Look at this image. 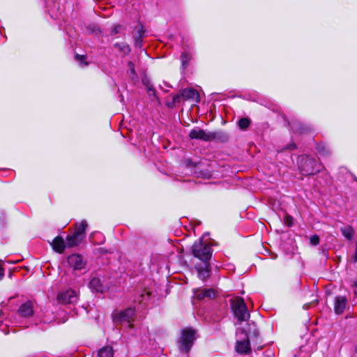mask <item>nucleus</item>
<instances>
[{
	"label": "nucleus",
	"mask_w": 357,
	"mask_h": 357,
	"mask_svg": "<svg viewBox=\"0 0 357 357\" xmlns=\"http://www.w3.org/2000/svg\"><path fill=\"white\" fill-rule=\"evenodd\" d=\"M206 237V234H204L198 241L193 244L192 249L194 257L203 262L208 261L213 252L211 244L207 239H205Z\"/></svg>",
	"instance_id": "obj_1"
},
{
	"label": "nucleus",
	"mask_w": 357,
	"mask_h": 357,
	"mask_svg": "<svg viewBox=\"0 0 357 357\" xmlns=\"http://www.w3.org/2000/svg\"><path fill=\"white\" fill-rule=\"evenodd\" d=\"M298 167L302 174L308 176L319 172L323 166L317 162L314 158L307 155H302L299 158Z\"/></svg>",
	"instance_id": "obj_2"
},
{
	"label": "nucleus",
	"mask_w": 357,
	"mask_h": 357,
	"mask_svg": "<svg viewBox=\"0 0 357 357\" xmlns=\"http://www.w3.org/2000/svg\"><path fill=\"white\" fill-rule=\"evenodd\" d=\"M230 303L234 315L239 323L250 319V313L243 298H233L230 300Z\"/></svg>",
	"instance_id": "obj_3"
},
{
	"label": "nucleus",
	"mask_w": 357,
	"mask_h": 357,
	"mask_svg": "<svg viewBox=\"0 0 357 357\" xmlns=\"http://www.w3.org/2000/svg\"><path fill=\"white\" fill-rule=\"evenodd\" d=\"M196 331L191 328H185L181 331V340L178 342V347L181 351L189 352L196 340Z\"/></svg>",
	"instance_id": "obj_4"
},
{
	"label": "nucleus",
	"mask_w": 357,
	"mask_h": 357,
	"mask_svg": "<svg viewBox=\"0 0 357 357\" xmlns=\"http://www.w3.org/2000/svg\"><path fill=\"white\" fill-rule=\"evenodd\" d=\"M220 135H222L220 133H213L211 132L202 130L199 128L192 129L189 133L190 139H201L206 142L215 140L216 138H219Z\"/></svg>",
	"instance_id": "obj_5"
},
{
	"label": "nucleus",
	"mask_w": 357,
	"mask_h": 357,
	"mask_svg": "<svg viewBox=\"0 0 357 357\" xmlns=\"http://www.w3.org/2000/svg\"><path fill=\"white\" fill-rule=\"evenodd\" d=\"M57 301L59 303L64 305L75 304L78 301V294L76 291L70 289L59 292L57 295Z\"/></svg>",
	"instance_id": "obj_6"
},
{
	"label": "nucleus",
	"mask_w": 357,
	"mask_h": 357,
	"mask_svg": "<svg viewBox=\"0 0 357 357\" xmlns=\"http://www.w3.org/2000/svg\"><path fill=\"white\" fill-rule=\"evenodd\" d=\"M135 315V309L132 307H128L123 311L114 314V320L116 322H128L130 324V322L133 319Z\"/></svg>",
	"instance_id": "obj_7"
},
{
	"label": "nucleus",
	"mask_w": 357,
	"mask_h": 357,
	"mask_svg": "<svg viewBox=\"0 0 357 357\" xmlns=\"http://www.w3.org/2000/svg\"><path fill=\"white\" fill-rule=\"evenodd\" d=\"M240 333L243 336V340H238L236 344V351L242 354H246L250 351V344L248 334L243 331H241Z\"/></svg>",
	"instance_id": "obj_8"
},
{
	"label": "nucleus",
	"mask_w": 357,
	"mask_h": 357,
	"mask_svg": "<svg viewBox=\"0 0 357 357\" xmlns=\"http://www.w3.org/2000/svg\"><path fill=\"white\" fill-rule=\"evenodd\" d=\"M68 266L74 271L82 270L85 267V261L82 257L77 254H73L67 258Z\"/></svg>",
	"instance_id": "obj_9"
},
{
	"label": "nucleus",
	"mask_w": 357,
	"mask_h": 357,
	"mask_svg": "<svg viewBox=\"0 0 357 357\" xmlns=\"http://www.w3.org/2000/svg\"><path fill=\"white\" fill-rule=\"evenodd\" d=\"M347 298L344 296H337L334 300V310L337 314H341L344 312L347 305Z\"/></svg>",
	"instance_id": "obj_10"
},
{
	"label": "nucleus",
	"mask_w": 357,
	"mask_h": 357,
	"mask_svg": "<svg viewBox=\"0 0 357 357\" xmlns=\"http://www.w3.org/2000/svg\"><path fill=\"white\" fill-rule=\"evenodd\" d=\"M150 296L151 293L146 289H143L135 294L133 302L146 306L148 303Z\"/></svg>",
	"instance_id": "obj_11"
},
{
	"label": "nucleus",
	"mask_w": 357,
	"mask_h": 357,
	"mask_svg": "<svg viewBox=\"0 0 357 357\" xmlns=\"http://www.w3.org/2000/svg\"><path fill=\"white\" fill-rule=\"evenodd\" d=\"M18 314L22 317H29L33 314V304L30 301L22 303L18 310Z\"/></svg>",
	"instance_id": "obj_12"
},
{
	"label": "nucleus",
	"mask_w": 357,
	"mask_h": 357,
	"mask_svg": "<svg viewBox=\"0 0 357 357\" xmlns=\"http://www.w3.org/2000/svg\"><path fill=\"white\" fill-rule=\"evenodd\" d=\"M181 96L184 100H191L196 102L199 101V95L197 91L192 88L183 89L181 91Z\"/></svg>",
	"instance_id": "obj_13"
},
{
	"label": "nucleus",
	"mask_w": 357,
	"mask_h": 357,
	"mask_svg": "<svg viewBox=\"0 0 357 357\" xmlns=\"http://www.w3.org/2000/svg\"><path fill=\"white\" fill-rule=\"evenodd\" d=\"M203 263V266L196 265L195 269L197 271L199 278L204 280L210 276V265L208 261Z\"/></svg>",
	"instance_id": "obj_14"
},
{
	"label": "nucleus",
	"mask_w": 357,
	"mask_h": 357,
	"mask_svg": "<svg viewBox=\"0 0 357 357\" xmlns=\"http://www.w3.org/2000/svg\"><path fill=\"white\" fill-rule=\"evenodd\" d=\"M89 288L95 292L103 293L105 287L99 278H93L89 282Z\"/></svg>",
	"instance_id": "obj_15"
},
{
	"label": "nucleus",
	"mask_w": 357,
	"mask_h": 357,
	"mask_svg": "<svg viewBox=\"0 0 357 357\" xmlns=\"http://www.w3.org/2000/svg\"><path fill=\"white\" fill-rule=\"evenodd\" d=\"M51 245L54 250L58 253H62L65 250V242L61 236H56Z\"/></svg>",
	"instance_id": "obj_16"
},
{
	"label": "nucleus",
	"mask_w": 357,
	"mask_h": 357,
	"mask_svg": "<svg viewBox=\"0 0 357 357\" xmlns=\"http://www.w3.org/2000/svg\"><path fill=\"white\" fill-rule=\"evenodd\" d=\"M198 299L204 298H213L215 296V291L212 289H197L195 292Z\"/></svg>",
	"instance_id": "obj_17"
},
{
	"label": "nucleus",
	"mask_w": 357,
	"mask_h": 357,
	"mask_svg": "<svg viewBox=\"0 0 357 357\" xmlns=\"http://www.w3.org/2000/svg\"><path fill=\"white\" fill-rule=\"evenodd\" d=\"M88 227L87 222L84 220H82L79 223L75 225V231L74 233L80 236L81 238H84L85 236L86 229Z\"/></svg>",
	"instance_id": "obj_18"
},
{
	"label": "nucleus",
	"mask_w": 357,
	"mask_h": 357,
	"mask_svg": "<svg viewBox=\"0 0 357 357\" xmlns=\"http://www.w3.org/2000/svg\"><path fill=\"white\" fill-rule=\"evenodd\" d=\"M82 238L77 234L74 233L73 235H69L66 238V243L68 247H74L79 245L82 241Z\"/></svg>",
	"instance_id": "obj_19"
},
{
	"label": "nucleus",
	"mask_w": 357,
	"mask_h": 357,
	"mask_svg": "<svg viewBox=\"0 0 357 357\" xmlns=\"http://www.w3.org/2000/svg\"><path fill=\"white\" fill-rule=\"evenodd\" d=\"M128 75L130 76L132 81L134 82L138 80V77L135 69V64L132 61L128 63Z\"/></svg>",
	"instance_id": "obj_20"
},
{
	"label": "nucleus",
	"mask_w": 357,
	"mask_h": 357,
	"mask_svg": "<svg viewBox=\"0 0 357 357\" xmlns=\"http://www.w3.org/2000/svg\"><path fill=\"white\" fill-rule=\"evenodd\" d=\"M98 356L99 357H113V349L111 347H103L98 351Z\"/></svg>",
	"instance_id": "obj_21"
},
{
	"label": "nucleus",
	"mask_w": 357,
	"mask_h": 357,
	"mask_svg": "<svg viewBox=\"0 0 357 357\" xmlns=\"http://www.w3.org/2000/svg\"><path fill=\"white\" fill-rule=\"evenodd\" d=\"M114 47L123 54H128L130 52V46L125 43H118L114 45Z\"/></svg>",
	"instance_id": "obj_22"
},
{
	"label": "nucleus",
	"mask_w": 357,
	"mask_h": 357,
	"mask_svg": "<svg viewBox=\"0 0 357 357\" xmlns=\"http://www.w3.org/2000/svg\"><path fill=\"white\" fill-rule=\"evenodd\" d=\"M340 231L342 235L348 240H351L354 236V231L351 226L342 227Z\"/></svg>",
	"instance_id": "obj_23"
},
{
	"label": "nucleus",
	"mask_w": 357,
	"mask_h": 357,
	"mask_svg": "<svg viewBox=\"0 0 357 357\" xmlns=\"http://www.w3.org/2000/svg\"><path fill=\"white\" fill-rule=\"evenodd\" d=\"M317 150L318 153L322 157L329 155L331 153L330 149L323 144H319L317 147Z\"/></svg>",
	"instance_id": "obj_24"
},
{
	"label": "nucleus",
	"mask_w": 357,
	"mask_h": 357,
	"mask_svg": "<svg viewBox=\"0 0 357 357\" xmlns=\"http://www.w3.org/2000/svg\"><path fill=\"white\" fill-rule=\"evenodd\" d=\"M138 36L135 38V45L137 47L141 48L142 47V38H143V30L142 28L137 31Z\"/></svg>",
	"instance_id": "obj_25"
},
{
	"label": "nucleus",
	"mask_w": 357,
	"mask_h": 357,
	"mask_svg": "<svg viewBox=\"0 0 357 357\" xmlns=\"http://www.w3.org/2000/svg\"><path fill=\"white\" fill-rule=\"evenodd\" d=\"M250 121L248 118H241L238 123L239 128L242 130H245L249 127Z\"/></svg>",
	"instance_id": "obj_26"
},
{
	"label": "nucleus",
	"mask_w": 357,
	"mask_h": 357,
	"mask_svg": "<svg viewBox=\"0 0 357 357\" xmlns=\"http://www.w3.org/2000/svg\"><path fill=\"white\" fill-rule=\"evenodd\" d=\"M190 59V56L188 54L184 52L181 56V64L183 68H186V66L188 65V62Z\"/></svg>",
	"instance_id": "obj_27"
},
{
	"label": "nucleus",
	"mask_w": 357,
	"mask_h": 357,
	"mask_svg": "<svg viewBox=\"0 0 357 357\" xmlns=\"http://www.w3.org/2000/svg\"><path fill=\"white\" fill-rule=\"evenodd\" d=\"M86 57L84 55H75V59L79 63L81 66H86L88 64L87 62L85 61Z\"/></svg>",
	"instance_id": "obj_28"
},
{
	"label": "nucleus",
	"mask_w": 357,
	"mask_h": 357,
	"mask_svg": "<svg viewBox=\"0 0 357 357\" xmlns=\"http://www.w3.org/2000/svg\"><path fill=\"white\" fill-rule=\"evenodd\" d=\"M310 243L314 245H317L319 243V238L317 235H314L310 238Z\"/></svg>",
	"instance_id": "obj_29"
},
{
	"label": "nucleus",
	"mask_w": 357,
	"mask_h": 357,
	"mask_svg": "<svg viewBox=\"0 0 357 357\" xmlns=\"http://www.w3.org/2000/svg\"><path fill=\"white\" fill-rule=\"evenodd\" d=\"M54 320V317L53 316H45L43 319H42V321L44 322V323H50L52 322V321Z\"/></svg>",
	"instance_id": "obj_30"
},
{
	"label": "nucleus",
	"mask_w": 357,
	"mask_h": 357,
	"mask_svg": "<svg viewBox=\"0 0 357 357\" xmlns=\"http://www.w3.org/2000/svg\"><path fill=\"white\" fill-rule=\"evenodd\" d=\"M215 133H220V134H222L223 135H220L219 136V138H216L215 139H218V140H220L222 142H225L228 139V136L224 133V132H216Z\"/></svg>",
	"instance_id": "obj_31"
},
{
	"label": "nucleus",
	"mask_w": 357,
	"mask_h": 357,
	"mask_svg": "<svg viewBox=\"0 0 357 357\" xmlns=\"http://www.w3.org/2000/svg\"><path fill=\"white\" fill-rule=\"evenodd\" d=\"M4 277V268L3 267V261L0 259V280Z\"/></svg>",
	"instance_id": "obj_32"
},
{
	"label": "nucleus",
	"mask_w": 357,
	"mask_h": 357,
	"mask_svg": "<svg viewBox=\"0 0 357 357\" xmlns=\"http://www.w3.org/2000/svg\"><path fill=\"white\" fill-rule=\"evenodd\" d=\"M181 98H182L181 93L180 94L174 95L173 96V102L174 103L179 102Z\"/></svg>",
	"instance_id": "obj_33"
},
{
	"label": "nucleus",
	"mask_w": 357,
	"mask_h": 357,
	"mask_svg": "<svg viewBox=\"0 0 357 357\" xmlns=\"http://www.w3.org/2000/svg\"><path fill=\"white\" fill-rule=\"evenodd\" d=\"M293 218L290 216H287L285 218V222L288 226H291L292 224Z\"/></svg>",
	"instance_id": "obj_34"
},
{
	"label": "nucleus",
	"mask_w": 357,
	"mask_h": 357,
	"mask_svg": "<svg viewBox=\"0 0 357 357\" xmlns=\"http://www.w3.org/2000/svg\"><path fill=\"white\" fill-rule=\"evenodd\" d=\"M95 235L102 236L100 233H98V232L92 233L89 236V239H90L91 241L93 242V236H95Z\"/></svg>",
	"instance_id": "obj_35"
},
{
	"label": "nucleus",
	"mask_w": 357,
	"mask_h": 357,
	"mask_svg": "<svg viewBox=\"0 0 357 357\" xmlns=\"http://www.w3.org/2000/svg\"><path fill=\"white\" fill-rule=\"evenodd\" d=\"M148 91L149 92V95H154L155 94V91L151 87V86H149L148 87Z\"/></svg>",
	"instance_id": "obj_36"
},
{
	"label": "nucleus",
	"mask_w": 357,
	"mask_h": 357,
	"mask_svg": "<svg viewBox=\"0 0 357 357\" xmlns=\"http://www.w3.org/2000/svg\"><path fill=\"white\" fill-rule=\"evenodd\" d=\"M354 262H357V242H356V252H355V255L354 256Z\"/></svg>",
	"instance_id": "obj_37"
},
{
	"label": "nucleus",
	"mask_w": 357,
	"mask_h": 357,
	"mask_svg": "<svg viewBox=\"0 0 357 357\" xmlns=\"http://www.w3.org/2000/svg\"><path fill=\"white\" fill-rule=\"evenodd\" d=\"M353 287L356 288V290H357V278L354 280V282H353ZM356 291V289L354 290V291Z\"/></svg>",
	"instance_id": "obj_38"
},
{
	"label": "nucleus",
	"mask_w": 357,
	"mask_h": 357,
	"mask_svg": "<svg viewBox=\"0 0 357 357\" xmlns=\"http://www.w3.org/2000/svg\"><path fill=\"white\" fill-rule=\"evenodd\" d=\"M288 149H296V145L294 144H292L288 146Z\"/></svg>",
	"instance_id": "obj_39"
},
{
	"label": "nucleus",
	"mask_w": 357,
	"mask_h": 357,
	"mask_svg": "<svg viewBox=\"0 0 357 357\" xmlns=\"http://www.w3.org/2000/svg\"><path fill=\"white\" fill-rule=\"evenodd\" d=\"M354 294L357 296V290L355 291Z\"/></svg>",
	"instance_id": "obj_40"
},
{
	"label": "nucleus",
	"mask_w": 357,
	"mask_h": 357,
	"mask_svg": "<svg viewBox=\"0 0 357 357\" xmlns=\"http://www.w3.org/2000/svg\"><path fill=\"white\" fill-rule=\"evenodd\" d=\"M8 262L10 263V264L14 263L13 261H8Z\"/></svg>",
	"instance_id": "obj_41"
}]
</instances>
